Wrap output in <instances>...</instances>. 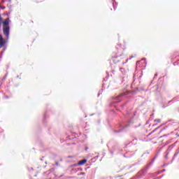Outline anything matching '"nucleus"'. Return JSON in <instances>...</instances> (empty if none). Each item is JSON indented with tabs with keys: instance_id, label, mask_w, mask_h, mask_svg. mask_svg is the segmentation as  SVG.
<instances>
[{
	"instance_id": "obj_6",
	"label": "nucleus",
	"mask_w": 179,
	"mask_h": 179,
	"mask_svg": "<svg viewBox=\"0 0 179 179\" xmlns=\"http://www.w3.org/2000/svg\"><path fill=\"white\" fill-rule=\"evenodd\" d=\"M134 116L133 114H129L127 115V118L129 120V124H132V122H134L132 121V117Z\"/></svg>"
},
{
	"instance_id": "obj_28",
	"label": "nucleus",
	"mask_w": 179,
	"mask_h": 179,
	"mask_svg": "<svg viewBox=\"0 0 179 179\" xmlns=\"http://www.w3.org/2000/svg\"><path fill=\"white\" fill-rule=\"evenodd\" d=\"M125 127H128V125H126Z\"/></svg>"
},
{
	"instance_id": "obj_14",
	"label": "nucleus",
	"mask_w": 179,
	"mask_h": 179,
	"mask_svg": "<svg viewBox=\"0 0 179 179\" xmlns=\"http://www.w3.org/2000/svg\"><path fill=\"white\" fill-rule=\"evenodd\" d=\"M155 121L157 122H162V121L160 120V119L155 120Z\"/></svg>"
},
{
	"instance_id": "obj_13",
	"label": "nucleus",
	"mask_w": 179,
	"mask_h": 179,
	"mask_svg": "<svg viewBox=\"0 0 179 179\" xmlns=\"http://www.w3.org/2000/svg\"><path fill=\"white\" fill-rule=\"evenodd\" d=\"M2 85H3V82L0 80V87H1Z\"/></svg>"
},
{
	"instance_id": "obj_10",
	"label": "nucleus",
	"mask_w": 179,
	"mask_h": 179,
	"mask_svg": "<svg viewBox=\"0 0 179 179\" xmlns=\"http://www.w3.org/2000/svg\"><path fill=\"white\" fill-rule=\"evenodd\" d=\"M122 131V129H120L119 130H115V132L117 134L118 132H121Z\"/></svg>"
},
{
	"instance_id": "obj_15",
	"label": "nucleus",
	"mask_w": 179,
	"mask_h": 179,
	"mask_svg": "<svg viewBox=\"0 0 179 179\" xmlns=\"http://www.w3.org/2000/svg\"><path fill=\"white\" fill-rule=\"evenodd\" d=\"M115 2V1H113V5L114 10H115V6H114Z\"/></svg>"
},
{
	"instance_id": "obj_9",
	"label": "nucleus",
	"mask_w": 179,
	"mask_h": 179,
	"mask_svg": "<svg viewBox=\"0 0 179 179\" xmlns=\"http://www.w3.org/2000/svg\"><path fill=\"white\" fill-rule=\"evenodd\" d=\"M6 76H5L4 77H3V78L1 80H0L1 82H5V80H6Z\"/></svg>"
},
{
	"instance_id": "obj_25",
	"label": "nucleus",
	"mask_w": 179,
	"mask_h": 179,
	"mask_svg": "<svg viewBox=\"0 0 179 179\" xmlns=\"http://www.w3.org/2000/svg\"><path fill=\"white\" fill-rule=\"evenodd\" d=\"M12 0H9V2H10Z\"/></svg>"
},
{
	"instance_id": "obj_27",
	"label": "nucleus",
	"mask_w": 179,
	"mask_h": 179,
	"mask_svg": "<svg viewBox=\"0 0 179 179\" xmlns=\"http://www.w3.org/2000/svg\"><path fill=\"white\" fill-rule=\"evenodd\" d=\"M122 64H125V62H123Z\"/></svg>"
},
{
	"instance_id": "obj_22",
	"label": "nucleus",
	"mask_w": 179,
	"mask_h": 179,
	"mask_svg": "<svg viewBox=\"0 0 179 179\" xmlns=\"http://www.w3.org/2000/svg\"><path fill=\"white\" fill-rule=\"evenodd\" d=\"M2 20V18L1 17V15H0V20Z\"/></svg>"
},
{
	"instance_id": "obj_23",
	"label": "nucleus",
	"mask_w": 179,
	"mask_h": 179,
	"mask_svg": "<svg viewBox=\"0 0 179 179\" xmlns=\"http://www.w3.org/2000/svg\"><path fill=\"white\" fill-rule=\"evenodd\" d=\"M156 76H157V74H155V78H156Z\"/></svg>"
},
{
	"instance_id": "obj_18",
	"label": "nucleus",
	"mask_w": 179,
	"mask_h": 179,
	"mask_svg": "<svg viewBox=\"0 0 179 179\" xmlns=\"http://www.w3.org/2000/svg\"><path fill=\"white\" fill-rule=\"evenodd\" d=\"M135 57V55L134 56H131L130 58H129V59H131V58H134Z\"/></svg>"
},
{
	"instance_id": "obj_3",
	"label": "nucleus",
	"mask_w": 179,
	"mask_h": 179,
	"mask_svg": "<svg viewBox=\"0 0 179 179\" xmlns=\"http://www.w3.org/2000/svg\"><path fill=\"white\" fill-rule=\"evenodd\" d=\"M6 44V41L3 38V36L0 34V48L3 47Z\"/></svg>"
},
{
	"instance_id": "obj_20",
	"label": "nucleus",
	"mask_w": 179,
	"mask_h": 179,
	"mask_svg": "<svg viewBox=\"0 0 179 179\" xmlns=\"http://www.w3.org/2000/svg\"><path fill=\"white\" fill-rule=\"evenodd\" d=\"M58 164H59L58 162H56V163H55V165H56V166H58Z\"/></svg>"
},
{
	"instance_id": "obj_26",
	"label": "nucleus",
	"mask_w": 179,
	"mask_h": 179,
	"mask_svg": "<svg viewBox=\"0 0 179 179\" xmlns=\"http://www.w3.org/2000/svg\"><path fill=\"white\" fill-rule=\"evenodd\" d=\"M162 171H166V170H163Z\"/></svg>"
},
{
	"instance_id": "obj_8",
	"label": "nucleus",
	"mask_w": 179,
	"mask_h": 179,
	"mask_svg": "<svg viewBox=\"0 0 179 179\" xmlns=\"http://www.w3.org/2000/svg\"><path fill=\"white\" fill-rule=\"evenodd\" d=\"M119 57L113 58V62L114 64H117V62H120V59H118Z\"/></svg>"
},
{
	"instance_id": "obj_24",
	"label": "nucleus",
	"mask_w": 179,
	"mask_h": 179,
	"mask_svg": "<svg viewBox=\"0 0 179 179\" xmlns=\"http://www.w3.org/2000/svg\"><path fill=\"white\" fill-rule=\"evenodd\" d=\"M126 62H128V59H127Z\"/></svg>"
},
{
	"instance_id": "obj_12",
	"label": "nucleus",
	"mask_w": 179,
	"mask_h": 179,
	"mask_svg": "<svg viewBox=\"0 0 179 179\" xmlns=\"http://www.w3.org/2000/svg\"><path fill=\"white\" fill-rule=\"evenodd\" d=\"M120 71H121L122 73H124V68H120Z\"/></svg>"
},
{
	"instance_id": "obj_11",
	"label": "nucleus",
	"mask_w": 179,
	"mask_h": 179,
	"mask_svg": "<svg viewBox=\"0 0 179 179\" xmlns=\"http://www.w3.org/2000/svg\"><path fill=\"white\" fill-rule=\"evenodd\" d=\"M169 155V152L168 151H166V155L164 156V158L165 159H169L168 157H167V155Z\"/></svg>"
},
{
	"instance_id": "obj_2",
	"label": "nucleus",
	"mask_w": 179,
	"mask_h": 179,
	"mask_svg": "<svg viewBox=\"0 0 179 179\" xmlns=\"http://www.w3.org/2000/svg\"><path fill=\"white\" fill-rule=\"evenodd\" d=\"M3 33L6 36V39L9 38V34L10 33V27H3Z\"/></svg>"
},
{
	"instance_id": "obj_19",
	"label": "nucleus",
	"mask_w": 179,
	"mask_h": 179,
	"mask_svg": "<svg viewBox=\"0 0 179 179\" xmlns=\"http://www.w3.org/2000/svg\"><path fill=\"white\" fill-rule=\"evenodd\" d=\"M5 8H6L5 6L1 7V9H3H3H5Z\"/></svg>"
},
{
	"instance_id": "obj_17",
	"label": "nucleus",
	"mask_w": 179,
	"mask_h": 179,
	"mask_svg": "<svg viewBox=\"0 0 179 179\" xmlns=\"http://www.w3.org/2000/svg\"><path fill=\"white\" fill-rule=\"evenodd\" d=\"M5 50H6V49H3V50L1 52L2 54H3V53L5 52Z\"/></svg>"
},
{
	"instance_id": "obj_7",
	"label": "nucleus",
	"mask_w": 179,
	"mask_h": 179,
	"mask_svg": "<svg viewBox=\"0 0 179 179\" xmlns=\"http://www.w3.org/2000/svg\"><path fill=\"white\" fill-rule=\"evenodd\" d=\"M87 162V159H84L83 160L79 161L78 164L79 166H83V164H86Z\"/></svg>"
},
{
	"instance_id": "obj_5",
	"label": "nucleus",
	"mask_w": 179,
	"mask_h": 179,
	"mask_svg": "<svg viewBox=\"0 0 179 179\" xmlns=\"http://www.w3.org/2000/svg\"><path fill=\"white\" fill-rule=\"evenodd\" d=\"M145 173H146V171L144 169L140 171L137 175V177H138V178H142V176H145Z\"/></svg>"
},
{
	"instance_id": "obj_21",
	"label": "nucleus",
	"mask_w": 179,
	"mask_h": 179,
	"mask_svg": "<svg viewBox=\"0 0 179 179\" xmlns=\"http://www.w3.org/2000/svg\"><path fill=\"white\" fill-rule=\"evenodd\" d=\"M162 108H166V106H163Z\"/></svg>"
},
{
	"instance_id": "obj_4",
	"label": "nucleus",
	"mask_w": 179,
	"mask_h": 179,
	"mask_svg": "<svg viewBox=\"0 0 179 179\" xmlns=\"http://www.w3.org/2000/svg\"><path fill=\"white\" fill-rule=\"evenodd\" d=\"M9 22H10V20L6 18V20L3 22V27H9Z\"/></svg>"
},
{
	"instance_id": "obj_16",
	"label": "nucleus",
	"mask_w": 179,
	"mask_h": 179,
	"mask_svg": "<svg viewBox=\"0 0 179 179\" xmlns=\"http://www.w3.org/2000/svg\"><path fill=\"white\" fill-rule=\"evenodd\" d=\"M177 155H178V152L175 153L173 157H176V156H177Z\"/></svg>"
},
{
	"instance_id": "obj_1",
	"label": "nucleus",
	"mask_w": 179,
	"mask_h": 179,
	"mask_svg": "<svg viewBox=\"0 0 179 179\" xmlns=\"http://www.w3.org/2000/svg\"><path fill=\"white\" fill-rule=\"evenodd\" d=\"M129 92H122L121 94H120L119 95H117L115 96H114L113 98H112V100L110 101L111 104L110 106H114V104H115V103H120L121 101H122V100H124V99H125V96H127V94H128Z\"/></svg>"
}]
</instances>
